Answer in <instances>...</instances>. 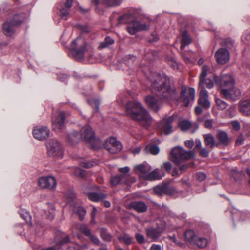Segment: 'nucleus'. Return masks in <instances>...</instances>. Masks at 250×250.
Segmentation results:
<instances>
[{
	"instance_id": "obj_62",
	"label": "nucleus",
	"mask_w": 250,
	"mask_h": 250,
	"mask_svg": "<svg viewBox=\"0 0 250 250\" xmlns=\"http://www.w3.org/2000/svg\"><path fill=\"white\" fill-rule=\"evenodd\" d=\"M185 145L188 147L191 148L193 146L194 143L192 140H187L185 142Z\"/></svg>"
},
{
	"instance_id": "obj_54",
	"label": "nucleus",
	"mask_w": 250,
	"mask_h": 250,
	"mask_svg": "<svg viewBox=\"0 0 250 250\" xmlns=\"http://www.w3.org/2000/svg\"><path fill=\"white\" fill-rule=\"evenodd\" d=\"M135 238L137 242L139 244H142L144 242L145 238L143 235L140 233H137L135 235Z\"/></svg>"
},
{
	"instance_id": "obj_61",
	"label": "nucleus",
	"mask_w": 250,
	"mask_h": 250,
	"mask_svg": "<svg viewBox=\"0 0 250 250\" xmlns=\"http://www.w3.org/2000/svg\"><path fill=\"white\" fill-rule=\"evenodd\" d=\"M197 177L199 181H203L206 178V175L203 172H198L197 173Z\"/></svg>"
},
{
	"instance_id": "obj_44",
	"label": "nucleus",
	"mask_w": 250,
	"mask_h": 250,
	"mask_svg": "<svg viewBox=\"0 0 250 250\" xmlns=\"http://www.w3.org/2000/svg\"><path fill=\"white\" fill-rule=\"evenodd\" d=\"M74 211L76 214L79 215L81 220L84 218L86 214V210L84 209L82 207H78L77 208H76L74 210Z\"/></svg>"
},
{
	"instance_id": "obj_52",
	"label": "nucleus",
	"mask_w": 250,
	"mask_h": 250,
	"mask_svg": "<svg viewBox=\"0 0 250 250\" xmlns=\"http://www.w3.org/2000/svg\"><path fill=\"white\" fill-rule=\"evenodd\" d=\"M89 238L91 241L95 245H99L100 244V240L95 235L91 234Z\"/></svg>"
},
{
	"instance_id": "obj_19",
	"label": "nucleus",
	"mask_w": 250,
	"mask_h": 250,
	"mask_svg": "<svg viewBox=\"0 0 250 250\" xmlns=\"http://www.w3.org/2000/svg\"><path fill=\"white\" fill-rule=\"evenodd\" d=\"M33 134L36 139L43 140L48 137L49 131L46 127H36L33 129Z\"/></svg>"
},
{
	"instance_id": "obj_47",
	"label": "nucleus",
	"mask_w": 250,
	"mask_h": 250,
	"mask_svg": "<svg viewBox=\"0 0 250 250\" xmlns=\"http://www.w3.org/2000/svg\"><path fill=\"white\" fill-rule=\"evenodd\" d=\"M215 102L218 107L221 109H226L228 106V104L220 99L216 98Z\"/></svg>"
},
{
	"instance_id": "obj_41",
	"label": "nucleus",
	"mask_w": 250,
	"mask_h": 250,
	"mask_svg": "<svg viewBox=\"0 0 250 250\" xmlns=\"http://www.w3.org/2000/svg\"><path fill=\"white\" fill-rule=\"evenodd\" d=\"M191 123L188 121H182L179 124L180 128L183 131L188 130L191 127Z\"/></svg>"
},
{
	"instance_id": "obj_64",
	"label": "nucleus",
	"mask_w": 250,
	"mask_h": 250,
	"mask_svg": "<svg viewBox=\"0 0 250 250\" xmlns=\"http://www.w3.org/2000/svg\"><path fill=\"white\" fill-rule=\"evenodd\" d=\"M162 248L159 245L153 244L150 248V250H161Z\"/></svg>"
},
{
	"instance_id": "obj_60",
	"label": "nucleus",
	"mask_w": 250,
	"mask_h": 250,
	"mask_svg": "<svg viewBox=\"0 0 250 250\" xmlns=\"http://www.w3.org/2000/svg\"><path fill=\"white\" fill-rule=\"evenodd\" d=\"M73 0H66L64 3V6L63 8H65L68 10H70L71 7L72 6Z\"/></svg>"
},
{
	"instance_id": "obj_58",
	"label": "nucleus",
	"mask_w": 250,
	"mask_h": 250,
	"mask_svg": "<svg viewBox=\"0 0 250 250\" xmlns=\"http://www.w3.org/2000/svg\"><path fill=\"white\" fill-rule=\"evenodd\" d=\"M221 45L223 46H227V47H229L233 45V42L232 41L228 39H226L222 41L221 42Z\"/></svg>"
},
{
	"instance_id": "obj_1",
	"label": "nucleus",
	"mask_w": 250,
	"mask_h": 250,
	"mask_svg": "<svg viewBox=\"0 0 250 250\" xmlns=\"http://www.w3.org/2000/svg\"><path fill=\"white\" fill-rule=\"evenodd\" d=\"M149 79L153 93L164 100L171 101L177 99V93L175 88L170 87L169 78L156 73L152 74Z\"/></svg>"
},
{
	"instance_id": "obj_12",
	"label": "nucleus",
	"mask_w": 250,
	"mask_h": 250,
	"mask_svg": "<svg viewBox=\"0 0 250 250\" xmlns=\"http://www.w3.org/2000/svg\"><path fill=\"white\" fill-rule=\"evenodd\" d=\"M104 146V147L112 154L118 153L122 149L121 143L114 137L107 139Z\"/></svg>"
},
{
	"instance_id": "obj_34",
	"label": "nucleus",
	"mask_w": 250,
	"mask_h": 250,
	"mask_svg": "<svg viewBox=\"0 0 250 250\" xmlns=\"http://www.w3.org/2000/svg\"><path fill=\"white\" fill-rule=\"evenodd\" d=\"M67 140L68 142L71 145H73L77 143L79 140L78 133L77 131H74L69 133L68 135Z\"/></svg>"
},
{
	"instance_id": "obj_50",
	"label": "nucleus",
	"mask_w": 250,
	"mask_h": 250,
	"mask_svg": "<svg viewBox=\"0 0 250 250\" xmlns=\"http://www.w3.org/2000/svg\"><path fill=\"white\" fill-rule=\"evenodd\" d=\"M231 175L235 179V180H237L239 179L240 178L242 177L243 174L241 171L237 172L233 170L231 172Z\"/></svg>"
},
{
	"instance_id": "obj_33",
	"label": "nucleus",
	"mask_w": 250,
	"mask_h": 250,
	"mask_svg": "<svg viewBox=\"0 0 250 250\" xmlns=\"http://www.w3.org/2000/svg\"><path fill=\"white\" fill-rule=\"evenodd\" d=\"M145 150L147 153H149L153 155H157L160 151V148L156 145L149 144L146 146Z\"/></svg>"
},
{
	"instance_id": "obj_43",
	"label": "nucleus",
	"mask_w": 250,
	"mask_h": 250,
	"mask_svg": "<svg viewBox=\"0 0 250 250\" xmlns=\"http://www.w3.org/2000/svg\"><path fill=\"white\" fill-rule=\"evenodd\" d=\"M102 2L108 6H116L120 4V0H102Z\"/></svg>"
},
{
	"instance_id": "obj_57",
	"label": "nucleus",
	"mask_w": 250,
	"mask_h": 250,
	"mask_svg": "<svg viewBox=\"0 0 250 250\" xmlns=\"http://www.w3.org/2000/svg\"><path fill=\"white\" fill-rule=\"evenodd\" d=\"M163 167L167 171L170 172L172 166L170 162H166L163 163Z\"/></svg>"
},
{
	"instance_id": "obj_11",
	"label": "nucleus",
	"mask_w": 250,
	"mask_h": 250,
	"mask_svg": "<svg viewBox=\"0 0 250 250\" xmlns=\"http://www.w3.org/2000/svg\"><path fill=\"white\" fill-rule=\"evenodd\" d=\"M195 91L193 88H189L188 90L185 86L181 88V99L185 106H188L192 103L195 98Z\"/></svg>"
},
{
	"instance_id": "obj_45",
	"label": "nucleus",
	"mask_w": 250,
	"mask_h": 250,
	"mask_svg": "<svg viewBox=\"0 0 250 250\" xmlns=\"http://www.w3.org/2000/svg\"><path fill=\"white\" fill-rule=\"evenodd\" d=\"M87 102L93 108H95L96 111L99 110L100 105L99 100L95 99H90L87 100Z\"/></svg>"
},
{
	"instance_id": "obj_48",
	"label": "nucleus",
	"mask_w": 250,
	"mask_h": 250,
	"mask_svg": "<svg viewBox=\"0 0 250 250\" xmlns=\"http://www.w3.org/2000/svg\"><path fill=\"white\" fill-rule=\"evenodd\" d=\"M74 174L77 177L83 178L85 176V171L80 168H76Z\"/></svg>"
},
{
	"instance_id": "obj_8",
	"label": "nucleus",
	"mask_w": 250,
	"mask_h": 250,
	"mask_svg": "<svg viewBox=\"0 0 250 250\" xmlns=\"http://www.w3.org/2000/svg\"><path fill=\"white\" fill-rule=\"evenodd\" d=\"M22 22L18 15H15L9 21L3 24V31L7 36H11L14 33V27L19 26Z\"/></svg>"
},
{
	"instance_id": "obj_37",
	"label": "nucleus",
	"mask_w": 250,
	"mask_h": 250,
	"mask_svg": "<svg viewBox=\"0 0 250 250\" xmlns=\"http://www.w3.org/2000/svg\"><path fill=\"white\" fill-rule=\"evenodd\" d=\"M19 214L21 217L28 224H31V217L29 213L25 209H21L19 211Z\"/></svg>"
},
{
	"instance_id": "obj_23",
	"label": "nucleus",
	"mask_w": 250,
	"mask_h": 250,
	"mask_svg": "<svg viewBox=\"0 0 250 250\" xmlns=\"http://www.w3.org/2000/svg\"><path fill=\"white\" fill-rule=\"evenodd\" d=\"M240 112L244 115L250 116V99L241 101L239 103Z\"/></svg>"
},
{
	"instance_id": "obj_14",
	"label": "nucleus",
	"mask_w": 250,
	"mask_h": 250,
	"mask_svg": "<svg viewBox=\"0 0 250 250\" xmlns=\"http://www.w3.org/2000/svg\"><path fill=\"white\" fill-rule=\"evenodd\" d=\"M65 113L60 111L52 117V123L53 129L55 130L62 129L64 126Z\"/></svg>"
},
{
	"instance_id": "obj_63",
	"label": "nucleus",
	"mask_w": 250,
	"mask_h": 250,
	"mask_svg": "<svg viewBox=\"0 0 250 250\" xmlns=\"http://www.w3.org/2000/svg\"><path fill=\"white\" fill-rule=\"evenodd\" d=\"M60 247L56 244L55 246H51L47 248L42 249L41 250H60Z\"/></svg>"
},
{
	"instance_id": "obj_40",
	"label": "nucleus",
	"mask_w": 250,
	"mask_h": 250,
	"mask_svg": "<svg viewBox=\"0 0 250 250\" xmlns=\"http://www.w3.org/2000/svg\"><path fill=\"white\" fill-rule=\"evenodd\" d=\"M135 168L146 176L151 170L150 167H146L143 165H139L135 167Z\"/></svg>"
},
{
	"instance_id": "obj_24",
	"label": "nucleus",
	"mask_w": 250,
	"mask_h": 250,
	"mask_svg": "<svg viewBox=\"0 0 250 250\" xmlns=\"http://www.w3.org/2000/svg\"><path fill=\"white\" fill-rule=\"evenodd\" d=\"M217 138L219 143L224 146H228L231 142V139L229 138L227 133L221 130L217 131Z\"/></svg>"
},
{
	"instance_id": "obj_59",
	"label": "nucleus",
	"mask_w": 250,
	"mask_h": 250,
	"mask_svg": "<svg viewBox=\"0 0 250 250\" xmlns=\"http://www.w3.org/2000/svg\"><path fill=\"white\" fill-rule=\"evenodd\" d=\"M231 125L235 130H239L240 129V124L238 121H234L231 122Z\"/></svg>"
},
{
	"instance_id": "obj_17",
	"label": "nucleus",
	"mask_w": 250,
	"mask_h": 250,
	"mask_svg": "<svg viewBox=\"0 0 250 250\" xmlns=\"http://www.w3.org/2000/svg\"><path fill=\"white\" fill-rule=\"evenodd\" d=\"M154 193L158 196L162 194L170 195L175 192V189L172 187H169L167 183H163L162 185H158L153 188Z\"/></svg>"
},
{
	"instance_id": "obj_30",
	"label": "nucleus",
	"mask_w": 250,
	"mask_h": 250,
	"mask_svg": "<svg viewBox=\"0 0 250 250\" xmlns=\"http://www.w3.org/2000/svg\"><path fill=\"white\" fill-rule=\"evenodd\" d=\"M192 40L187 31L183 32L182 34V44L181 49L183 50L185 46L191 43Z\"/></svg>"
},
{
	"instance_id": "obj_27",
	"label": "nucleus",
	"mask_w": 250,
	"mask_h": 250,
	"mask_svg": "<svg viewBox=\"0 0 250 250\" xmlns=\"http://www.w3.org/2000/svg\"><path fill=\"white\" fill-rule=\"evenodd\" d=\"M146 231L147 236L154 240L159 238L161 234L160 229L153 228L146 229Z\"/></svg>"
},
{
	"instance_id": "obj_4",
	"label": "nucleus",
	"mask_w": 250,
	"mask_h": 250,
	"mask_svg": "<svg viewBox=\"0 0 250 250\" xmlns=\"http://www.w3.org/2000/svg\"><path fill=\"white\" fill-rule=\"evenodd\" d=\"M194 157V152L192 150L186 151L182 147L177 146L171 149L169 159L176 164H179L183 161Z\"/></svg>"
},
{
	"instance_id": "obj_56",
	"label": "nucleus",
	"mask_w": 250,
	"mask_h": 250,
	"mask_svg": "<svg viewBox=\"0 0 250 250\" xmlns=\"http://www.w3.org/2000/svg\"><path fill=\"white\" fill-rule=\"evenodd\" d=\"M213 124L212 119H208L205 121V126L207 128L210 129L212 128Z\"/></svg>"
},
{
	"instance_id": "obj_46",
	"label": "nucleus",
	"mask_w": 250,
	"mask_h": 250,
	"mask_svg": "<svg viewBox=\"0 0 250 250\" xmlns=\"http://www.w3.org/2000/svg\"><path fill=\"white\" fill-rule=\"evenodd\" d=\"M69 10L63 8L60 9V17L62 19L66 20L69 17Z\"/></svg>"
},
{
	"instance_id": "obj_25",
	"label": "nucleus",
	"mask_w": 250,
	"mask_h": 250,
	"mask_svg": "<svg viewBox=\"0 0 250 250\" xmlns=\"http://www.w3.org/2000/svg\"><path fill=\"white\" fill-rule=\"evenodd\" d=\"M86 195L90 200L96 202L102 201L107 197V195L106 194L101 192H87Z\"/></svg>"
},
{
	"instance_id": "obj_22",
	"label": "nucleus",
	"mask_w": 250,
	"mask_h": 250,
	"mask_svg": "<svg viewBox=\"0 0 250 250\" xmlns=\"http://www.w3.org/2000/svg\"><path fill=\"white\" fill-rule=\"evenodd\" d=\"M130 208L139 213H143L147 209V206L145 202L140 201H135L130 203Z\"/></svg>"
},
{
	"instance_id": "obj_18",
	"label": "nucleus",
	"mask_w": 250,
	"mask_h": 250,
	"mask_svg": "<svg viewBox=\"0 0 250 250\" xmlns=\"http://www.w3.org/2000/svg\"><path fill=\"white\" fill-rule=\"evenodd\" d=\"M175 117L173 116L165 118L160 123V126L166 135H168L172 132V126L171 124L174 121Z\"/></svg>"
},
{
	"instance_id": "obj_38",
	"label": "nucleus",
	"mask_w": 250,
	"mask_h": 250,
	"mask_svg": "<svg viewBox=\"0 0 250 250\" xmlns=\"http://www.w3.org/2000/svg\"><path fill=\"white\" fill-rule=\"evenodd\" d=\"M114 42V41L112 38L109 37H106L105 38L104 41L100 43L99 48L102 49L107 47L113 44Z\"/></svg>"
},
{
	"instance_id": "obj_32",
	"label": "nucleus",
	"mask_w": 250,
	"mask_h": 250,
	"mask_svg": "<svg viewBox=\"0 0 250 250\" xmlns=\"http://www.w3.org/2000/svg\"><path fill=\"white\" fill-rule=\"evenodd\" d=\"M208 70V66L204 65L202 68V72L200 76V81L199 83V87H205L204 85V81L207 75V72Z\"/></svg>"
},
{
	"instance_id": "obj_55",
	"label": "nucleus",
	"mask_w": 250,
	"mask_h": 250,
	"mask_svg": "<svg viewBox=\"0 0 250 250\" xmlns=\"http://www.w3.org/2000/svg\"><path fill=\"white\" fill-rule=\"evenodd\" d=\"M244 141V136L242 134L239 135L235 141V144L236 146H240L242 145Z\"/></svg>"
},
{
	"instance_id": "obj_3",
	"label": "nucleus",
	"mask_w": 250,
	"mask_h": 250,
	"mask_svg": "<svg viewBox=\"0 0 250 250\" xmlns=\"http://www.w3.org/2000/svg\"><path fill=\"white\" fill-rule=\"evenodd\" d=\"M81 137L83 141L89 145L92 149L96 150L101 148V141L95 136L94 131L89 125H85L82 128Z\"/></svg>"
},
{
	"instance_id": "obj_2",
	"label": "nucleus",
	"mask_w": 250,
	"mask_h": 250,
	"mask_svg": "<svg viewBox=\"0 0 250 250\" xmlns=\"http://www.w3.org/2000/svg\"><path fill=\"white\" fill-rule=\"evenodd\" d=\"M126 114L143 126H149L153 119L148 112L138 101H129L125 105Z\"/></svg>"
},
{
	"instance_id": "obj_10",
	"label": "nucleus",
	"mask_w": 250,
	"mask_h": 250,
	"mask_svg": "<svg viewBox=\"0 0 250 250\" xmlns=\"http://www.w3.org/2000/svg\"><path fill=\"white\" fill-rule=\"evenodd\" d=\"M57 185L55 178L52 176H42L38 180V186L42 188L54 190L56 188Z\"/></svg>"
},
{
	"instance_id": "obj_21",
	"label": "nucleus",
	"mask_w": 250,
	"mask_h": 250,
	"mask_svg": "<svg viewBox=\"0 0 250 250\" xmlns=\"http://www.w3.org/2000/svg\"><path fill=\"white\" fill-rule=\"evenodd\" d=\"M55 240L57 242V245L60 247V249H61L62 246L68 243L70 241L68 235L61 231L57 232L55 237Z\"/></svg>"
},
{
	"instance_id": "obj_26",
	"label": "nucleus",
	"mask_w": 250,
	"mask_h": 250,
	"mask_svg": "<svg viewBox=\"0 0 250 250\" xmlns=\"http://www.w3.org/2000/svg\"><path fill=\"white\" fill-rule=\"evenodd\" d=\"M164 175L165 173L163 172L162 170L156 168L151 172H148V174L146 175V179L148 180H159Z\"/></svg>"
},
{
	"instance_id": "obj_31",
	"label": "nucleus",
	"mask_w": 250,
	"mask_h": 250,
	"mask_svg": "<svg viewBox=\"0 0 250 250\" xmlns=\"http://www.w3.org/2000/svg\"><path fill=\"white\" fill-rule=\"evenodd\" d=\"M185 238L187 241L193 244L197 238V236L193 230H188L185 232Z\"/></svg>"
},
{
	"instance_id": "obj_5",
	"label": "nucleus",
	"mask_w": 250,
	"mask_h": 250,
	"mask_svg": "<svg viewBox=\"0 0 250 250\" xmlns=\"http://www.w3.org/2000/svg\"><path fill=\"white\" fill-rule=\"evenodd\" d=\"M72 53L76 60L81 61L84 59L86 44L81 37H78L73 41L71 44Z\"/></svg>"
},
{
	"instance_id": "obj_39",
	"label": "nucleus",
	"mask_w": 250,
	"mask_h": 250,
	"mask_svg": "<svg viewBox=\"0 0 250 250\" xmlns=\"http://www.w3.org/2000/svg\"><path fill=\"white\" fill-rule=\"evenodd\" d=\"M118 240L123 242L127 245H130L132 243V239L128 234H123L118 237Z\"/></svg>"
},
{
	"instance_id": "obj_15",
	"label": "nucleus",
	"mask_w": 250,
	"mask_h": 250,
	"mask_svg": "<svg viewBox=\"0 0 250 250\" xmlns=\"http://www.w3.org/2000/svg\"><path fill=\"white\" fill-rule=\"evenodd\" d=\"M215 57L217 62L220 64H225L230 59L229 51L224 48H221L218 49L215 54Z\"/></svg>"
},
{
	"instance_id": "obj_53",
	"label": "nucleus",
	"mask_w": 250,
	"mask_h": 250,
	"mask_svg": "<svg viewBox=\"0 0 250 250\" xmlns=\"http://www.w3.org/2000/svg\"><path fill=\"white\" fill-rule=\"evenodd\" d=\"M200 155L202 157H204V158H206V157H207L208 156V155H209V152L207 150V148H200Z\"/></svg>"
},
{
	"instance_id": "obj_36",
	"label": "nucleus",
	"mask_w": 250,
	"mask_h": 250,
	"mask_svg": "<svg viewBox=\"0 0 250 250\" xmlns=\"http://www.w3.org/2000/svg\"><path fill=\"white\" fill-rule=\"evenodd\" d=\"M193 244L196 245L199 248L203 249L207 246L208 240L206 238L197 236V238Z\"/></svg>"
},
{
	"instance_id": "obj_13",
	"label": "nucleus",
	"mask_w": 250,
	"mask_h": 250,
	"mask_svg": "<svg viewBox=\"0 0 250 250\" xmlns=\"http://www.w3.org/2000/svg\"><path fill=\"white\" fill-rule=\"evenodd\" d=\"M221 94L222 96L229 101H235L239 99L241 95L240 90L236 88L235 86L230 88L221 90Z\"/></svg>"
},
{
	"instance_id": "obj_20",
	"label": "nucleus",
	"mask_w": 250,
	"mask_h": 250,
	"mask_svg": "<svg viewBox=\"0 0 250 250\" xmlns=\"http://www.w3.org/2000/svg\"><path fill=\"white\" fill-rule=\"evenodd\" d=\"M148 106L155 112H157L161 106V102L152 96H147L145 98Z\"/></svg>"
},
{
	"instance_id": "obj_29",
	"label": "nucleus",
	"mask_w": 250,
	"mask_h": 250,
	"mask_svg": "<svg viewBox=\"0 0 250 250\" xmlns=\"http://www.w3.org/2000/svg\"><path fill=\"white\" fill-rule=\"evenodd\" d=\"M100 235L101 238L105 242H111L112 239V235L105 228H99Z\"/></svg>"
},
{
	"instance_id": "obj_7",
	"label": "nucleus",
	"mask_w": 250,
	"mask_h": 250,
	"mask_svg": "<svg viewBox=\"0 0 250 250\" xmlns=\"http://www.w3.org/2000/svg\"><path fill=\"white\" fill-rule=\"evenodd\" d=\"M213 80L219 84L221 90L233 87L235 84V80L230 74H222L220 78L214 76Z\"/></svg>"
},
{
	"instance_id": "obj_16",
	"label": "nucleus",
	"mask_w": 250,
	"mask_h": 250,
	"mask_svg": "<svg viewBox=\"0 0 250 250\" xmlns=\"http://www.w3.org/2000/svg\"><path fill=\"white\" fill-rule=\"evenodd\" d=\"M200 90L199 98L198 103L202 107L208 109L210 106V103L208 100V94L205 87H199Z\"/></svg>"
},
{
	"instance_id": "obj_28",
	"label": "nucleus",
	"mask_w": 250,
	"mask_h": 250,
	"mask_svg": "<svg viewBox=\"0 0 250 250\" xmlns=\"http://www.w3.org/2000/svg\"><path fill=\"white\" fill-rule=\"evenodd\" d=\"M204 142L206 146L211 148H213L215 146V138L210 133L206 134L203 135Z\"/></svg>"
},
{
	"instance_id": "obj_49",
	"label": "nucleus",
	"mask_w": 250,
	"mask_h": 250,
	"mask_svg": "<svg viewBox=\"0 0 250 250\" xmlns=\"http://www.w3.org/2000/svg\"><path fill=\"white\" fill-rule=\"evenodd\" d=\"M96 163L92 161H83L81 162V166L86 168H89L93 167Z\"/></svg>"
},
{
	"instance_id": "obj_42",
	"label": "nucleus",
	"mask_w": 250,
	"mask_h": 250,
	"mask_svg": "<svg viewBox=\"0 0 250 250\" xmlns=\"http://www.w3.org/2000/svg\"><path fill=\"white\" fill-rule=\"evenodd\" d=\"M124 177L123 175L112 177L111 178V184L114 186H117L121 182Z\"/></svg>"
},
{
	"instance_id": "obj_6",
	"label": "nucleus",
	"mask_w": 250,
	"mask_h": 250,
	"mask_svg": "<svg viewBox=\"0 0 250 250\" xmlns=\"http://www.w3.org/2000/svg\"><path fill=\"white\" fill-rule=\"evenodd\" d=\"M46 146L49 156L57 159L63 158V150L61 144L57 140H50L47 142Z\"/></svg>"
},
{
	"instance_id": "obj_51",
	"label": "nucleus",
	"mask_w": 250,
	"mask_h": 250,
	"mask_svg": "<svg viewBox=\"0 0 250 250\" xmlns=\"http://www.w3.org/2000/svg\"><path fill=\"white\" fill-rule=\"evenodd\" d=\"M204 82L206 87L208 89L212 88L214 86L213 82L209 78L205 79Z\"/></svg>"
},
{
	"instance_id": "obj_35",
	"label": "nucleus",
	"mask_w": 250,
	"mask_h": 250,
	"mask_svg": "<svg viewBox=\"0 0 250 250\" xmlns=\"http://www.w3.org/2000/svg\"><path fill=\"white\" fill-rule=\"evenodd\" d=\"M76 228L86 236L89 237L91 234L90 229L85 225L78 224L76 225Z\"/></svg>"
},
{
	"instance_id": "obj_9",
	"label": "nucleus",
	"mask_w": 250,
	"mask_h": 250,
	"mask_svg": "<svg viewBox=\"0 0 250 250\" xmlns=\"http://www.w3.org/2000/svg\"><path fill=\"white\" fill-rule=\"evenodd\" d=\"M149 28L150 25L149 24L134 20L128 23L126 29L129 34L134 35L138 32L147 31Z\"/></svg>"
}]
</instances>
